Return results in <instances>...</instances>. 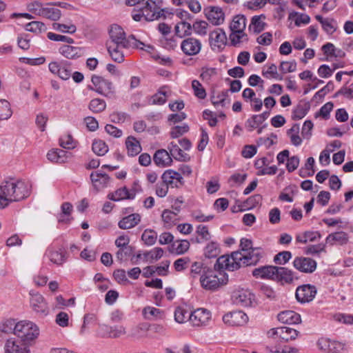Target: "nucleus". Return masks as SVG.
<instances>
[{
  "label": "nucleus",
  "instance_id": "nucleus-23",
  "mask_svg": "<svg viewBox=\"0 0 353 353\" xmlns=\"http://www.w3.org/2000/svg\"><path fill=\"white\" fill-rule=\"evenodd\" d=\"M141 222V216L138 213H133L121 219L118 226L121 230H129L134 228Z\"/></svg>",
  "mask_w": 353,
  "mask_h": 353
},
{
  "label": "nucleus",
  "instance_id": "nucleus-28",
  "mask_svg": "<svg viewBox=\"0 0 353 353\" xmlns=\"http://www.w3.org/2000/svg\"><path fill=\"white\" fill-rule=\"evenodd\" d=\"M277 318L280 322L285 324H297L301 322V316L292 310L281 312Z\"/></svg>",
  "mask_w": 353,
  "mask_h": 353
},
{
  "label": "nucleus",
  "instance_id": "nucleus-53",
  "mask_svg": "<svg viewBox=\"0 0 353 353\" xmlns=\"http://www.w3.org/2000/svg\"><path fill=\"white\" fill-rule=\"evenodd\" d=\"M105 102L99 99H92L89 104V109L95 113L103 112L105 109Z\"/></svg>",
  "mask_w": 353,
  "mask_h": 353
},
{
  "label": "nucleus",
  "instance_id": "nucleus-60",
  "mask_svg": "<svg viewBox=\"0 0 353 353\" xmlns=\"http://www.w3.org/2000/svg\"><path fill=\"white\" fill-rule=\"evenodd\" d=\"M60 145L68 150L74 149L76 147V142L71 135H66L61 137L59 140Z\"/></svg>",
  "mask_w": 353,
  "mask_h": 353
},
{
  "label": "nucleus",
  "instance_id": "nucleus-10",
  "mask_svg": "<svg viewBox=\"0 0 353 353\" xmlns=\"http://www.w3.org/2000/svg\"><path fill=\"white\" fill-rule=\"evenodd\" d=\"M254 298V294L248 289L243 288L234 290L232 295L233 303L240 307L250 306Z\"/></svg>",
  "mask_w": 353,
  "mask_h": 353
},
{
  "label": "nucleus",
  "instance_id": "nucleus-48",
  "mask_svg": "<svg viewBox=\"0 0 353 353\" xmlns=\"http://www.w3.org/2000/svg\"><path fill=\"white\" fill-rule=\"evenodd\" d=\"M230 39L232 45L236 46L240 43L247 41L248 37L244 31H232L230 34Z\"/></svg>",
  "mask_w": 353,
  "mask_h": 353
},
{
  "label": "nucleus",
  "instance_id": "nucleus-24",
  "mask_svg": "<svg viewBox=\"0 0 353 353\" xmlns=\"http://www.w3.org/2000/svg\"><path fill=\"white\" fill-rule=\"evenodd\" d=\"M153 161L157 166L161 168L169 166L172 162L170 152L164 149L156 151L153 157Z\"/></svg>",
  "mask_w": 353,
  "mask_h": 353
},
{
  "label": "nucleus",
  "instance_id": "nucleus-6",
  "mask_svg": "<svg viewBox=\"0 0 353 353\" xmlns=\"http://www.w3.org/2000/svg\"><path fill=\"white\" fill-rule=\"evenodd\" d=\"M30 305L32 311L39 317L43 318L49 314V307L46 299L39 292L30 291Z\"/></svg>",
  "mask_w": 353,
  "mask_h": 353
},
{
  "label": "nucleus",
  "instance_id": "nucleus-21",
  "mask_svg": "<svg viewBox=\"0 0 353 353\" xmlns=\"http://www.w3.org/2000/svg\"><path fill=\"white\" fill-rule=\"evenodd\" d=\"M276 266L263 265L255 268L252 271V275L256 279H271L274 281Z\"/></svg>",
  "mask_w": 353,
  "mask_h": 353
},
{
  "label": "nucleus",
  "instance_id": "nucleus-31",
  "mask_svg": "<svg viewBox=\"0 0 353 353\" xmlns=\"http://www.w3.org/2000/svg\"><path fill=\"white\" fill-rule=\"evenodd\" d=\"M211 101L214 105L225 106L230 103L227 92L223 90H212Z\"/></svg>",
  "mask_w": 353,
  "mask_h": 353
},
{
  "label": "nucleus",
  "instance_id": "nucleus-62",
  "mask_svg": "<svg viewBox=\"0 0 353 353\" xmlns=\"http://www.w3.org/2000/svg\"><path fill=\"white\" fill-rule=\"evenodd\" d=\"M174 245L175 246L176 252L178 254H182L189 250L190 242L187 240L176 241Z\"/></svg>",
  "mask_w": 353,
  "mask_h": 353
},
{
  "label": "nucleus",
  "instance_id": "nucleus-40",
  "mask_svg": "<svg viewBox=\"0 0 353 353\" xmlns=\"http://www.w3.org/2000/svg\"><path fill=\"white\" fill-rule=\"evenodd\" d=\"M220 254V248L218 243L212 241L209 243L204 250V255L205 257L211 259L216 258Z\"/></svg>",
  "mask_w": 353,
  "mask_h": 353
},
{
  "label": "nucleus",
  "instance_id": "nucleus-59",
  "mask_svg": "<svg viewBox=\"0 0 353 353\" xmlns=\"http://www.w3.org/2000/svg\"><path fill=\"white\" fill-rule=\"evenodd\" d=\"M261 118V117H258V115H253L251 118L248 119L245 123V127L248 130L251 132L257 128L263 123Z\"/></svg>",
  "mask_w": 353,
  "mask_h": 353
},
{
  "label": "nucleus",
  "instance_id": "nucleus-16",
  "mask_svg": "<svg viewBox=\"0 0 353 353\" xmlns=\"http://www.w3.org/2000/svg\"><path fill=\"white\" fill-rule=\"evenodd\" d=\"M248 317L241 310L233 311L223 316V322L230 326H241L246 323Z\"/></svg>",
  "mask_w": 353,
  "mask_h": 353
},
{
  "label": "nucleus",
  "instance_id": "nucleus-9",
  "mask_svg": "<svg viewBox=\"0 0 353 353\" xmlns=\"http://www.w3.org/2000/svg\"><path fill=\"white\" fill-rule=\"evenodd\" d=\"M30 345L25 343L20 339L11 337L8 339L4 345L5 353H30Z\"/></svg>",
  "mask_w": 353,
  "mask_h": 353
},
{
  "label": "nucleus",
  "instance_id": "nucleus-57",
  "mask_svg": "<svg viewBox=\"0 0 353 353\" xmlns=\"http://www.w3.org/2000/svg\"><path fill=\"white\" fill-rule=\"evenodd\" d=\"M52 26L54 30L61 32L72 34L74 33L77 30L76 26L73 24L65 25L62 23H54L52 24Z\"/></svg>",
  "mask_w": 353,
  "mask_h": 353
},
{
  "label": "nucleus",
  "instance_id": "nucleus-5",
  "mask_svg": "<svg viewBox=\"0 0 353 353\" xmlns=\"http://www.w3.org/2000/svg\"><path fill=\"white\" fill-rule=\"evenodd\" d=\"M241 252L236 251L232 252L230 255L225 254L219 257L214 265V268L226 270L228 271H234L239 269L241 266Z\"/></svg>",
  "mask_w": 353,
  "mask_h": 353
},
{
  "label": "nucleus",
  "instance_id": "nucleus-1",
  "mask_svg": "<svg viewBox=\"0 0 353 353\" xmlns=\"http://www.w3.org/2000/svg\"><path fill=\"white\" fill-rule=\"evenodd\" d=\"M0 190L11 203L19 202L30 195L31 185L25 180L11 178L1 182Z\"/></svg>",
  "mask_w": 353,
  "mask_h": 353
},
{
  "label": "nucleus",
  "instance_id": "nucleus-61",
  "mask_svg": "<svg viewBox=\"0 0 353 353\" xmlns=\"http://www.w3.org/2000/svg\"><path fill=\"white\" fill-rule=\"evenodd\" d=\"M246 178L247 174L245 173H234L230 177L228 182L231 186L239 185L245 181Z\"/></svg>",
  "mask_w": 353,
  "mask_h": 353
},
{
  "label": "nucleus",
  "instance_id": "nucleus-15",
  "mask_svg": "<svg viewBox=\"0 0 353 353\" xmlns=\"http://www.w3.org/2000/svg\"><path fill=\"white\" fill-rule=\"evenodd\" d=\"M316 262L308 257H296L293 261V266L297 270L304 273H312L316 269Z\"/></svg>",
  "mask_w": 353,
  "mask_h": 353
},
{
  "label": "nucleus",
  "instance_id": "nucleus-49",
  "mask_svg": "<svg viewBox=\"0 0 353 353\" xmlns=\"http://www.w3.org/2000/svg\"><path fill=\"white\" fill-rule=\"evenodd\" d=\"M46 25L37 21L30 22L26 25V30L34 33H41L46 30Z\"/></svg>",
  "mask_w": 353,
  "mask_h": 353
},
{
  "label": "nucleus",
  "instance_id": "nucleus-26",
  "mask_svg": "<svg viewBox=\"0 0 353 353\" xmlns=\"http://www.w3.org/2000/svg\"><path fill=\"white\" fill-rule=\"evenodd\" d=\"M135 196L134 191H130L126 187L119 188L116 191L109 193L108 198L114 201H119L123 199H132Z\"/></svg>",
  "mask_w": 353,
  "mask_h": 353
},
{
  "label": "nucleus",
  "instance_id": "nucleus-42",
  "mask_svg": "<svg viewBox=\"0 0 353 353\" xmlns=\"http://www.w3.org/2000/svg\"><path fill=\"white\" fill-rule=\"evenodd\" d=\"M17 323L14 319H7L0 324V331L5 334L13 333L15 335Z\"/></svg>",
  "mask_w": 353,
  "mask_h": 353
},
{
  "label": "nucleus",
  "instance_id": "nucleus-54",
  "mask_svg": "<svg viewBox=\"0 0 353 353\" xmlns=\"http://www.w3.org/2000/svg\"><path fill=\"white\" fill-rule=\"evenodd\" d=\"M281 330H283V334L282 336H280V339L285 341L295 339L299 333L297 330L285 326L281 327Z\"/></svg>",
  "mask_w": 353,
  "mask_h": 353
},
{
  "label": "nucleus",
  "instance_id": "nucleus-36",
  "mask_svg": "<svg viewBox=\"0 0 353 353\" xmlns=\"http://www.w3.org/2000/svg\"><path fill=\"white\" fill-rule=\"evenodd\" d=\"M40 12V16L53 21L58 20L61 15V10L53 6L44 7Z\"/></svg>",
  "mask_w": 353,
  "mask_h": 353
},
{
  "label": "nucleus",
  "instance_id": "nucleus-20",
  "mask_svg": "<svg viewBox=\"0 0 353 353\" xmlns=\"http://www.w3.org/2000/svg\"><path fill=\"white\" fill-rule=\"evenodd\" d=\"M241 264L242 265H254L263 256V252L259 248H254L252 250L243 253L241 252Z\"/></svg>",
  "mask_w": 353,
  "mask_h": 353
},
{
  "label": "nucleus",
  "instance_id": "nucleus-33",
  "mask_svg": "<svg viewBox=\"0 0 353 353\" xmlns=\"http://www.w3.org/2000/svg\"><path fill=\"white\" fill-rule=\"evenodd\" d=\"M125 146L129 156H136L141 151V146L139 141L132 136L126 139Z\"/></svg>",
  "mask_w": 353,
  "mask_h": 353
},
{
  "label": "nucleus",
  "instance_id": "nucleus-56",
  "mask_svg": "<svg viewBox=\"0 0 353 353\" xmlns=\"http://www.w3.org/2000/svg\"><path fill=\"white\" fill-rule=\"evenodd\" d=\"M189 130V126L184 123L182 125H176L171 128L170 136L173 139L178 138Z\"/></svg>",
  "mask_w": 353,
  "mask_h": 353
},
{
  "label": "nucleus",
  "instance_id": "nucleus-35",
  "mask_svg": "<svg viewBox=\"0 0 353 353\" xmlns=\"http://www.w3.org/2000/svg\"><path fill=\"white\" fill-rule=\"evenodd\" d=\"M170 156L173 157L176 160L181 161H187L190 159L188 154L184 152L180 147L175 143L171 142L168 145Z\"/></svg>",
  "mask_w": 353,
  "mask_h": 353
},
{
  "label": "nucleus",
  "instance_id": "nucleus-45",
  "mask_svg": "<svg viewBox=\"0 0 353 353\" xmlns=\"http://www.w3.org/2000/svg\"><path fill=\"white\" fill-rule=\"evenodd\" d=\"M92 151L98 156H103L108 152V147L102 140H94L92 143Z\"/></svg>",
  "mask_w": 353,
  "mask_h": 353
},
{
  "label": "nucleus",
  "instance_id": "nucleus-43",
  "mask_svg": "<svg viewBox=\"0 0 353 353\" xmlns=\"http://www.w3.org/2000/svg\"><path fill=\"white\" fill-rule=\"evenodd\" d=\"M299 132V125L294 124L288 131V135L290 138L291 143L295 145L299 146L302 143V139L298 134Z\"/></svg>",
  "mask_w": 353,
  "mask_h": 353
},
{
  "label": "nucleus",
  "instance_id": "nucleus-55",
  "mask_svg": "<svg viewBox=\"0 0 353 353\" xmlns=\"http://www.w3.org/2000/svg\"><path fill=\"white\" fill-rule=\"evenodd\" d=\"M92 83L97 88H110L112 83L102 77L97 75H92L91 78Z\"/></svg>",
  "mask_w": 353,
  "mask_h": 353
},
{
  "label": "nucleus",
  "instance_id": "nucleus-58",
  "mask_svg": "<svg viewBox=\"0 0 353 353\" xmlns=\"http://www.w3.org/2000/svg\"><path fill=\"white\" fill-rule=\"evenodd\" d=\"M291 257L292 254L290 252L283 251L274 256V261L276 264L284 265L291 259Z\"/></svg>",
  "mask_w": 353,
  "mask_h": 353
},
{
  "label": "nucleus",
  "instance_id": "nucleus-14",
  "mask_svg": "<svg viewBox=\"0 0 353 353\" xmlns=\"http://www.w3.org/2000/svg\"><path fill=\"white\" fill-rule=\"evenodd\" d=\"M316 294V287L310 284L299 286L296 290V298L299 302L302 303L312 301Z\"/></svg>",
  "mask_w": 353,
  "mask_h": 353
},
{
  "label": "nucleus",
  "instance_id": "nucleus-46",
  "mask_svg": "<svg viewBox=\"0 0 353 353\" xmlns=\"http://www.w3.org/2000/svg\"><path fill=\"white\" fill-rule=\"evenodd\" d=\"M48 257L51 262L57 265H61L65 261L64 252L61 249L50 250Z\"/></svg>",
  "mask_w": 353,
  "mask_h": 353
},
{
  "label": "nucleus",
  "instance_id": "nucleus-41",
  "mask_svg": "<svg viewBox=\"0 0 353 353\" xmlns=\"http://www.w3.org/2000/svg\"><path fill=\"white\" fill-rule=\"evenodd\" d=\"M12 114L10 103L5 99H0V121L7 120Z\"/></svg>",
  "mask_w": 353,
  "mask_h": 353
},
{
  "label": "nucleus",
  "instance_id": "nucleus-4",
  "mask_svg": "<svg viewBox=\"0 0 353 353\" xmlns=\"http://www.w3.org/2000/svg\"><path fill=\"white\" fill-rule=\"evenodd\" d=\"M199 281L203 288L214 291L227 283L228 276L221 272L218 275L214 270L208 269L207 272L201 274Z\"/></svg>",
  "mask_w": 353,
  "mask_h": 353
},
{
  "label": "nucleus",
  "instance_id": "nucleus-2",
  "mask_svg": "<svg viewBox=\"0 0 353 353\" xmlns=\"http://www.w3.org/2000/svg\"><path fill=\"white\" fill-rule=\"evenodd\" d=\"M110 40L106 45H120L123 46H132V48L143 49L144 43L135 39L133 35L125 37V33L123 28L117 25L113 24L109 30Z\"/></svg>",
  "mask_w": 353,
  "mask_h": 353
},
{
  "label": "nucleus",
  "instance_id": "nucleus-32",
  "mask_svg": "<svg viewBox=\"0 0 353 353\" xmlns=\"http://www.w3.org/2000/svg\"><path fill=\"white\" fill-rule=\"evenodd\" d=\"M161 219L164 226L167 228H170L176 224L179 221V217L177 212L170 210H164L161 214Z\"/></svg>",
  "mask_w": 353,
  "mask_h": 353
},
{
  "label": "nucleus",
  "instance_id": "nucleus-22",
  "mask_svg": "<svg viewBox=\"0 0 353 353\" xmlns=\"http://www.w3.org/2000/svg\"><path fill=\"white\" fill-rule=\"evenodd\" d=\"M90 179L93 183L94 187L97 190H101L108 186L110 181V178L105 173L101 171L92 172Z\"/></svg>",
  "mask_w": 353,
  "mask_h": 353
},
{
  "label": "nucleus",
  "instance_id": "nucleus-27",
  "mask_svg": "<svg viewBox=\"0 0 353 353\" xmlns=\"http://www.w3.org/2000/svg\"><path fill=\"white\" fill-rule=\"evenodd\" d=\"M60 54L69 59H77L83 55V50L81 48L63 45L59 50Z\"/></svg>",
  "mask_w": 353,
  "mask_h": 353
},
{
  "label": "nucleus",
  "instance_id": "nucleus-47",
  "mask_svg": "<svg viewBox=\"0 0 353 353\" xmlns=\"http://www.w3.org/2000/svg\"><path fill=\"white\" fill-rule=\"evenodd\" d=\"M192 30L195 34L200 36H205L208 32V23L202 20H198L194 22L192 26Z\"/></svg>",
  "mask_w": 353,
  "mask_h": 353
},
{
  "label": "nucleus",
  "instance_id": "nucleus-52",
  "mask_svg": "<svg viewBox=\"0 0 353 353\" xmlns=\"http://www.w3.org/2000/svg\"><path fill=\"white\" fill-rule=\"evenodd\" d=\"M189 313L185 309L182 307H177L174 312V319L179 323H183L189 321Z\"/></svg>",
  "mask_w": 353,
  "mask_h": 353
},
{
  "label": "nucleus",
  "instance_id": "nucleus-50",
  "mask_svg": "<svg viewBox=\"0 0 353 353\" xmlns=\"http://www.w3.org/2000/svg\"><path fill=\"white\" fill-rule=\"evenodd\" d=\"M196 234L199 236V238L196 239V242L199 243L202 241H208L211 238V234L208 230V228L203 225H199L196 228Z\"/></svg>",
  "mask_w": 353,
  "mask_h": 353
},
{
  "label": "nucleus",
  "instance_id": "nucleus-64",
  "mask_svg": "<svg viewBox=\"0 0 353 353\" xmlns=\"http://www.w3.org/2000/svg\"><path fill=\"white\" fill-rule=\"evenodd\" d=\"M132 252V248L131 246L119 248V250L116 253V257L117 260L123 261L126 259Z\"/></svg>",
  "mask_w": 353,
  "mask_h": 353
},
{
  "label": "nucleus",
  "instance_id": "nucleus-13",
  "mask_svg": "<svg viewBox=\"0 0 353 353\" xmlns=\"http://www.w3.org/2000/svg\"><path fill=\"white\" fill-rule=\"evenodd\" d=\"M211 319V313L205 308H198L190 313L189 321L193 326L206 325Z\"/></svg>",
  "mask_w": 353,
  "mask_h": 353
},
{
  "label": "nucleus",
  "instance_id": "nucleus-3",
  "mask_svg": "<svg viewBox=\"0 0 353 353\" xmlns=\"http://www.w3.org/2000/svg\"><path fill=\"white\" fill-rule=\"evenodd\" d=\"M39 335V328L33 322L30 321H21L17 322L15 336L28 343L33 344Z\"/></svg>",
  "mask_w": 353,
  "mask_h": 353
},
{
  "label": "nucleus",
  "instance_id": "nucleus-17",
  "mask_svg": "<svg viewBox=\"0 0 353 353\" xmlns=\"http://www.w3.org/2000/svg\"><path fill=\"white\" fill-rule=\"evenodd\" d=\"M162 181L172 188H179L183 184V179L181 174L172 170H168L161 176Z\"/></svg>",
  "mask_w": 353,
  "mask_h": 353
},
{
  "label": "nucleus",
  "instance_id": "nucleus-19",
  "mask_svg": "<svg viewBox=\"0 0 353 353\" xmlns=\"http://www.w3.org/2000/svg\"><path fill=\"white\" fill-rule=\"evenodd\" d=\"M210 44L213 50L221 49L226 44L227 37L225 32L220 28L214 30L210 34Z\"/></svg>",
  "mask_w": 353,
  "mask_h": 353
},
{
  "label": "nucleus",
  "instance_id": "nucleus-30",
  "mask_svg": "<svg viewBox=\"0 0 353 353\" xmlns=\"http://www.w3.org/2000/svg\"><path fill=\"white\" fill-rule=\"evenodd\" d=\"M348 241V236L347 233L340 231L330 234L326 239L325 242L327 244L333 245L335 244L345 245Z\"/></svg>",
  "mask_w": 353,
  "mask_h": 353
},
{
  "label": "nucleus",
  "instance_id": "nucleus-8",
  "mask_svg": "<svg viewBox=\"0 0 353 353\" xmlns=\"http://www.w3.org/2000/svg\"><path fill=\"white\" fill-rule=\"evenodd\" d=\"M126 334V329L123 325L110 326L106 324L99 325L98 335L102 338L117 339Z\"/></svg>",
  "mask_w": 353,
  "mask_h": 353
},
{
  "label": "nucleus",
  "instance_id": "nucleus-7",
  "mask_svg": "<svg viewBox=\"0 0 353 353\" xmlns=\"http://www.w3.org/2000/svg\"><path fill=\"white\" fill-rule=\"evenodd\" d=\"M162 0H148L145 6L141 9L143 16L147 21L158 19L163 10L161 9Z\"/></svg>",
  "mask_w": 353,
  "mask_h": 353
},
{
  "label": "nucleus",
  "instance_id": "nucleus-39",
  "mask_svg": "<svg viewBox=\"0 0 353 353\" xmlns=\"http://www.w3.org/2000/svg\"><path fill=\"white\" fill-rule=\"evenodd\" d=\"M246 27V19L243 15L234 17L230 24V30L232 31H244Z\"/></svg>",
  "mask_w": 353,
  "mask_h": 353
},
{
  "label": "nucleus",
  "instance_id": "nucleus-37",
  "mask_svg": "<svg viewBox=\"0 0 353 353\" xmlns=\"http://www.w3.org/2000/svg\"><path fill=\"white\" fill-rule=\"evenodd\" d=\"M192 25L186 21H180L175 26V32L179 37H183L192 34Z\"/></svg>",
  "mask_w": 353,
  "mask_h": 353
},
{
  "label": "nucleus",
  "instance_id": "nucleus-51",
  "mask_svg": "<svg viewBox=\"0 0 353 353\" xmlns=\"http://www.w3.org/2000/svg\"><path fill=\"white\" fill-rule=\"evenodd\" d=\"M142 240L148 245H152L157 239V233L152 230H145L141 236Z\"/></svg>",
  "mask_w": 353,
  "mask_h": 353
},
{
  "label": "nucleus",
  "instance_id": "nucleus-44",
  "mask_svg": "<svg viewBox=\"0 0 353 353\" xmlns=\"http://www.w3.org/2000/svg\"><path fill=\"white\" fill-rule=\"evenodd\" d=\"M207 267L201 261H195L190 266V275L193 278L201 276L202 274L207 272Z\"/></svg>",
  "mask_w": 353,
  "mask_h": 353
},
{
  "label": "nucleus",
  "instance_id": "nucleus-12",
  "mask_svg": "<svg viewBox=\"0 0 353 353\" xmlns=\"http://www.w3.org/2000/svg\"><path fill=\"white\" fill-rule=\"evenodd\" d=\"M183 52L188 56L198 54L202 48L201 41L194 37L185 39L181 43Z\"/></svg>",
  "mask_w": 353,
  "mask_h": 353
},
{
  "label": "nucleus",
  "instance_id": "nucleus-25",
  "mask_svg": "<svg viewBox=\"0 0 353 353\" xmlns=\"http://www.w3.org/2000/svg\"><path fill=\"white\" fill-rule=\"evenodd\" d=\"M274 281L283 283H292L295 276L294 272L286 268L276 266Z\"/></svg>",
  "mask_w": 353,
  "mask_h": 353
},
{
  "label": "nucleus",
  "instance_id": "nucleus-63",
  "mask_svg": "<svg viewBox=\"0 0 353 353\" xmlns=\"http://www.w3.org/2000/svg\"><path fill=\"white\" fill-rule=\"evenodd\" d=\"M166 97L165 92L159 91L151 97L150 103L152 105H162L166 101Z\"/></svg>",
  "mask_w": 353,
  "mask_h": 353
},
{
  "label": "nucleus",
  "instance_id": "nucleus-34",
  "mask_svg": "<svg viewBox=\"0 0 353 353\" xmlns=\"http://www.w3.org/2000/svg\"><path fill=\"white\" fill-rule=\"evenodd\" d=\"M142 314L144 319L150 321L163 319L164 318L163 311L151 306L145 307L142 310Z\"/></svg>",
  "mask_w": 353,
  "mask_h": 353
},
{
  "label": "nucleus",
  "instance_id": "nucleus-11",
  "mask_svg": "<svg viewBox=\"0 0 353 353\" xmlns=\"http://www.w3.org/2000/svg\"><path fill=\"white\" fill-rule=\"evenodd\" d=\"M319 348L325 353H343L345 350V345L337 341L321 338L317 343Z\"/></svg>",
  "mask_w": 353,
  "mask_h": 353
},
{
  "label": "nucleus",
  "instance_id": "nucleus-29",
  "mask_svg": "<svg viewBox=\"0 0 353 353\" xmlns=\"http://www.w3.org/2000/svg\"><path fill=\"white\" fill-rule=\"evenodd\" d=\"M132 48V46H123L120 45H107L108 53L113 61L121 63L124 61L123 49Z\"/></svg>",
  "mask_w": 353,
  "mask_h": 353
},
{
  "label": "nucleus",
  "instance_id": "nucleus-38",
  "mask_svg": "<svg viewBox=\"0 0 353 353\" xmlns=\"http://www.w3.org/2000/svg\"><path fill=\"white\" fill-rule=\"evenodd\" d=\"M264 15H256L252 18L251 24L250 25V28H252L253 31L256 33H259L265 29V23L264 21L265 19Z\"/></svg>",
  "mask_w": 353,
  "mask_h": 353
},
{
  "label": "nucleus",
  "instance_id": "nucleus-18",
  "mask_svg": "<svg viewBox=\"0 0 353 353\" xmlns=\"http://www.w3.org/2000/svg\"><path fill=\"white\" fill-rule=\"evenodd\" d=\"M208 20L214 26H219L223 23L225 14L222 9L216 6H211L205 10Z\"/></svg>",
  "mask_w": 353,
  "mask_h": 353
}]
</instances>
